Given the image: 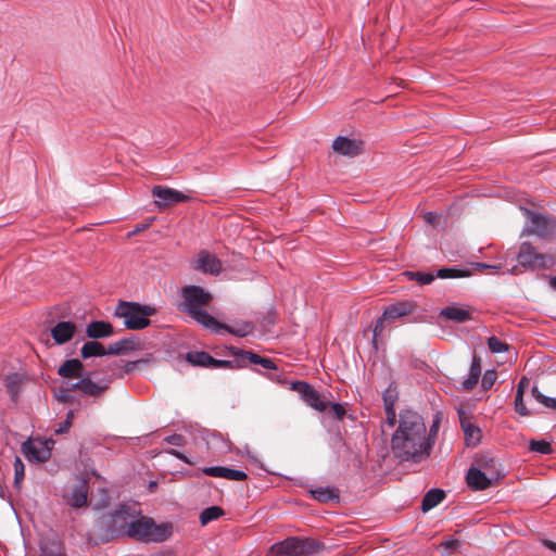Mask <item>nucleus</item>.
<instances>
[{
	"label": "nucleus",
	"mask_w": 556,
	"mask_h": 556,
	"mask_svg": "<svg viewBox=\"0 0 556 556\" xmlns=\"http://www.w3.org/2000/svg\"><path fill=\"white\" fill-rule=\"evenodd\" d=\"M155 308L132 301H121L114 315L124 319V326L129 330H142L150 326V316L155 314Z\"/></svg>",
	"instance_id": "39448f33"
},
{
	"label": "nucleus",
	"mask_w": 556,
	"mask_h": 556,
	"mask_svg": "<svg viewBox=\"0 0 556 556\" xmlns=\"http://www.w3.org/2000/svg\"><path fill=\"white\" fill-rule=\"evenodd\" d=\"M311 496L319 503H328L332 501H339V494L336 489L330 486H318L309 489Z\"/></svg>",
	"instance_id": "2f4dec72"
},
{
	"label": "nucleus",
	"mask_w": 556,
	"mask_h": 556,
	"mask_svg": "<svg viewBox=\"0 0 556 556\" xmlns=\"http://www.w3.org/2000/svg\"><path fill=\"white\" fill-rule=\"evenodd\" d=\"M463 545V542L454 536L446 538L440 544L448 554H462Z\"/></svg>",
	"instance_id": "79ce46f5"
},
{
	"label": "nucleus",
	"mask_w": 556,
	"mask_h": 556,
	"mask_svg": "<svg viewBox=\"0 0 556 556\" xmlns=\"http://www.w3.org/2000/svg\"><path fill=\"white\" fill-rule=\"evenodd\" d=\"M536 250L530 242H522L516 255L518 265L514 266L510 270L511 274L517 273V268L521 267L523 270L534 271Z\"/></svg>",
	"instance_id": "4468645a"
},
{
	"label": "nucleus",
	"mask_w": 556,
	"mask_h": 556,
	"mask_svg": "<svg viewBox=\"0 0 556 556\" xmlns=\"http://www.w3.org/2000/svg\"><path fill=\"white\" fill-rule=\"evenodd\" d=\"M222 329H224L225 331L232 336L244 338L253 333L254 326L250 321H242L240 324H236L235 326L222 324Z\"/></svg>",
	"instance_id": "72a5a7b5"
},
{
	"label": "nucleus",
	"mask_w": 556,
	"mask_h": 556,
	"mask_svg": "<svg viewBox=\"0 0 556 556\" xmlns=\"http://www.w3.org/2000/svg\"><path fill=\"white\" fill-rule=\"evenodd\" d=\"M384 321H387L386 318H383V315L379 317L375 324L374 331H372V346L375 350H378L377 345V338L381 334L383 328H384Z\"/></svg>",
	"instance_id": "603ef678"
},
{
	"label": "nucleus",
	"mask_w": 556,
	"mask_h": 556,
	"mask_svg": "<svg viewBox=\"0 0 556 556\" xmlns=\"http://www.w3.org/2000/svg\"><path fill=\"white\" fill-rule=\"evenodd\" d=\"M135 520L130 514V507L118 504L115 509L97 519L94 531L99 542L108 543L122 536L132 538L131 528L135 527Z\"/></svg>",
	"instance_id": "f03ea898"
},
{
	"label": "nucleus",
	"mask_w": 556,
	"mask_h": 556,
	"mask_svg": "<svg viewBox=\"0 0 556 556\" xmlns=\"http://www.w3.org/2000/svg\"><path fill=\"white\" fill-rule=\"evenodd\" d=\"M13 467H14L13 486L16 490H20L22 481H23V479L25 477V466H24V463H23V460H22V458L20 456H15L14 462H13Z\"/></svg>",
	"instance_id": "a19ab883"
},
{
	"label": "nucleus",
	"mask_w": 556,
	"mask_h": 556,
	"mask_svg": "<svg viewBox=\"0 0 556 556\" xmlns=\"http://www.w3.org/2000/svg\"><path fill=\"white\" fill-rule=\"evenodd\" d=\"M146 362L147 361L143 359V358L137 359V361H128L124 365V371L125 372H130L138 364L146 363Z\"/></svg>",
	"instance_id": "052dcab7"
},
{
	"label": "nucleus",
	"mask_w": 556,
	"mask_h": 556,
	"mask_svg": "<svg viewBox=\"0 0 556 556\" xmlns=\"http://www.w3.org/2000/svg\"><path fill=\"white\" fill-rule=\"evenodd\" d=\"M542 544L548 548L551 552L556 553V543L551 540H543Z\"/></svg>",
	"instance_id": "e2e57ef3"
},
{
	"label": "nucleus",
	"mask_w": 556,
	"mask_h": 556,
	"mask_svg": "<svg viewBox=\"0 0 556 556\" xmlns=\"http://www.w3.org/2000/svg\"><path fill=\"white\" fill-rule=\"evenodd\" d=\"M481 375V358L479 355L473 354L469 367L467 378L462 382V389L465 391L472 390L479 381Z\"/></svg>",
	"instance_id": "393cba45"
},
{
	"label": "nucleus",
	"mask_w": 556,
	"mask_h": 556,
	"mask_svg": "<svg viewBox=\"0 0 556 556\" xmlns=\"http://www.w3.org/2000/svg\"><path fill=\"white\" fill-rule=\"evenodd\" d=\"M114 334L113 326L109 321L94 320L87 325L86 336L90 339L98 340L109 338Z\"/></svg>",
	"instance_id": "412c9836"
},
{
	"label": "nucleus",
	"mask_w": 556,
	"mask_h": 556,
	"mask_svg": "<svg viewBox=\"0 0 556 556\" xmlns=\"http://www.w3.org/2000/svg\"><path fill=\"white\" fill-rule=\"evenodd\" d=\"M192 266L194 269L210 275H218L223 269L222 262L206 250L199 252Z\"/></svg>",
	"instance_id": "ddd939ff"
},
{
	"label": "nucleus",
	"mask_w": 556,
	"mask_h": 556,
	"mask_svg": "<svg viewBox=\"0 0 556 556\" xmlns=\"http://www.w3.org/2000/svg\"><path fill=\"white\" fill-rule=\"evenodd\" d=\"M151 192L155 199V205L160 208H164L177 203H184L190 199L189 195L182 193L179 190L163 186H154Z\"/></svg>",
	"instance_id": "1a4fd4ad"
},
{
	"label": "nucleus",
	"mask_w": 556,
	"mask_h": 556,
	"mask_svg": "<svg viewBox=\"0 0 556 556\" xmlns=\"http://www.w3.org/2000/svg\"><path fill=\"white\" fill-rule=\"evenodd\" d=\"M486 343H488V349L493 354L504 353V352H507L509 349V345L506 342L500 340L495 336L490 337L488 339Z\"/></svg>",
	"instance_id": "37998d69"
},
{
	"label": "nucleus",
	"mask_w": 556,
	"mask_h": 556,
	"mask_svg": "<svg viewBox=\"0 0 556 556\" xmlns=\"http://www.w3.org/2000/svg\"><path fill=\"white\" fill-rule=\"evenodd\" d=\"M445 498V492L442 489L432 488L426 492L421 502V511L427 513L438 506Z\"/></svg>",
	"instance_id": "cd10ccee"
},
{
	"label": "nucleus",
	"mask_w": 556,
	"mask_h": 556,
	"mask_svg": "<svg viewBox=\"0 0 556 556\" xmlns=\"http://www.w3.org/2000/svg\"><path fill=\"white\" fill-rule=\"evenodd\" d=\"M148 226H149V224L137 225V226L135 227V229L131 231V233H137V232H139V231H142V230L147 229V228H148Z\"/></svg>",
	"instance_id": "69168bd1"
},
{
	"label": "nucleus",
	"mask_w": 556,
	"mask_h": 556,
	"mask_svg": "<svg viewBox=\"0 0 556 556\" xmlns=\"http://www.w3.org/2000/svg\"><path fill=\"white\" fill-rule=\"evenodd\" d=\"M529 450L531 452H535L538 454H541V455H549L553 453V447H552V444L542 439V440H531L529 442Z\"/></svg>",
	"instance_id": "ea45409f"
},
{
	"label": "nucleus",
	"mask_w": 556,
	"mask_h": 556,
	"mask_svg": "<svg viewBox=\"0 0 556 556\" xmlns=\"http://www.w3.org/2000/svg\"><path fill=\"white\" fill-rule=\"evenodd\" d=\"M439 430V419H435L433 424L431 425L430 429L427 430V434L429 435V439L434 442V438L437 437Z\"/></svg>",
	"instance_id": "bf43d9fd"
},
{
	"label": "nucleus",
	"mask_w": 556,
	"mask_h": 556,
	"mask_svg": "<svg viewBox=\"0 0 556 556\" xmlns=\"http://www.w3.org/2000/svg\"><path fill=\"white\" fill-rule=\"evenodd\" d=\"M193 320L203 327L211 329L215 332H219L222 329V323H219L214 316L204 311V308L199 309L192 314H189Z\"/></svg>",
	"instance_id": "c85d7f7f"
},
{
	"label": "nucleus",
	"mask_w": 556,
	"mask_h": 556,
	"mask_svg": "<svg viewBox=\"0 0 556 556\" xmlns=\"http://www.w3.org/2000/svg\"><path fill=\"white\" fill-rule=\"evenodd\" d=\"M86 374L84 364L78 358L65 361L58 369V375L63 378H81Z\"/></svg>",
	"instance_id": "4be33fe9"
},
{
	"label": "nucleus",
	"mask_w": 556,
	"mask_h": 556,
	"mask_svg": "<svg viewBox=\"0 0 556 556\" xmlns=\"http://www.w3.org/2000/svg\"><path fill=\"white\" fill-rule=\"evenodd\" d=\"M363 148L364 142L362 140L345 136H338L332 141L333 151L344 156L354 157L363 151Z\"/></svg>",
	"instance_id": "f8f14e48"
},
{
	"label": "nucleus",
	"mask_w": 556,
	"mask_h": 556,
	"mask_svg": "<svg viewBox=\"0 0 556 556\" xmlns=\"http://www.w3.org/2000/svg\"><path fill=\"white\" fill-rule=\"evenodd\" d=\"M403 275L406 276L408 280L416 281L420 286L430 285L435 279V273L433 274V273H427V271H420V270H417V271L407 270V271H404Z\"/></svg>",
	"instance_id": "c9c22d12"
},
{
	"label": "nucleus",
	"mask_w": 556,
	"mask_h": 556,
	"mask_svg": "<svg viewBox=\"0 0 556 556\" xmlns=\"http://www.w3.org/2000/svg\"><path fill=\"white\" fill-rule=\"evenodd\" d=\"M22 451L28 460L45 463L51 457V450L48 442H41L39 446L35 445L29 439L23 442Z\"/></svg>",
	"instance_id": "dca6fc26"
},
{
	"label": "nucleus",
	"mask_w": 556,
	"mask_h": 556,
	"mask_svg": "<svg viewBox=\"0 0 556 556\" xmlns=\"http://www.w3.org/2000/svg\"><path fill=\"white\" fill-rule=\"evenodd\" d=\"M223 514L224 510L219 506L206 507L200 514V522L202 526H206L211 521L218 519Z\"/></svg>",
	"instance_id": "e433bc0d"
},
{
	"label": "nucleus",
	"mask_w": 556,
	"mask_h": 556,
	"mask_svg": "<svg viewBox=\"0 0 556 556\" xmlns=\"http://www.w3.org/2000/svg\"><path fill=\"white\" fill-rule=\"evenodd\" d=\"M432 446L421 415L413 409L401 410L399 426L391 438L394 458L399 463H420L430 455Z\"/></svg>",
	"instance_id": "f257e3e1"
},
{
	"label": "nucleus",
	"mask_w": 556,
	"mask_h": 556,
	"mask_svg": "<svg viewBox=\"0 0 556 556\" xmlns=\"http://www.w3.org/2000/svg\"><path fill=\"white\" fill-rule=\"evenodd\" d=\"M73 419H74V412L72 409H70L66 414V418L65 420H68L70 421V425L72 426L73 424Z\"/></svg>",
	"instance_id": "338daca9"
},
{
	"label": "nucleus",
	"mask_w": 556,
	"mask_h": 556,
	"mask_svg": "<svg viewBox=\"0 0 556 556\" xmlns=\"http://www.w3.org/2000/svg\"><path fill=\"white\" fill-rule=\"evenodd\" d=\"M531 395L533 399L542 404L543 406L552 409H556V397L547 396L543 394L536 386H533L531 389Z\"/></svg>",
	"instance_id": "58836bf2"
},
{
	"label": "nucleus",
	"mask_w": 556,
	"mask_h": 556,
	"mask_svg": "<svg viewBox=\"0 0 556 556\" xmlns=\"http://www.w3.org/2000/svg\"><path fill=\"white\" fill-rule=\"evenodd\" d=\"M247 354V361L254 365H260L264 369L273 370V372L266 374V377L271 380L276 381L278 383H285V378L278 374V367L277 365L268 357L261 356L260 354L255 352L245 353Z\"/></svg>",
	"instance_id": "6ab92c4d"
},
{
	"label": "nucleus",
	"mask_w": 556,
	"mask_h": 556,
	"mask_svg": "<svg viewBox=\"0 0 556 556\" xmlns=\"http://www.w3.org/2000/svg\"><path fill=\"white\" fill-rule=\"evenodd\" d=\"M53 397L56 402L62 404H68L73 403L75 400V396L67 392L64 388H60L58 391H54Z\"/></svg>",
	"instance_id": "09e8293b"
},
{
	"label": "nucleus",
	"mask_w": 556,
	"mask_h": 556,
	"mask_svg": "<svg viewBox=\"0 0 556 556\" xmlns=\"http://www.w3.org/2000/svg\"><path fill=\"white\" fill-rule=\"evenodd\" d=\"M66 503L73 508H80L87 504L88 501V482L86 479H79L71 492L64 495Z\"/></svg>",
	"instance_id": "a211bd4d"
},
{
	"label": "nucleus",
	"mask_w": 556,
	"mask_h": 556,
	"mask_svg": "<svg viewBox=\"0 0 556 556\" xmlns=\"http://www.w3.org/2000/svg\"><path fill=\"white\" fill-rule=\"evenodd\" d=\"M227 351L229 354H231L232 356H236L238 357L236 361H240L244 366H245V362L247 361V354L245 353H251L252 351L251 350H243V349H240V348H237V346H226Z\"/></svg>",
	"instance_id": "8fccbe9b"
},
{
	"label": "nucleus",
	"mask_w": 556,
	"mask_h": 556,
	"mask_svg": "<svg viewBox=\"0 0 556 556\" xmlns=\"http://www.w3.org/2000/svg\"><path fill=\"white\" fill-rule=\"evenodd\" d=\"M244 365L240 361H229V359H217L213 357V362L211 363V368H231L238 369L243 368Z\"/></svg>",
	"instance_id": "c03bdc74"
},
{
	"label": "nucleus",
	"mask_w": 556,
	"mask_h": 556,
	"mask_svg": "<svg viewBox=\"0 0 556 556\" xmlns=\"http://www.w3.org/2000/svg\"><path fill=\"white\" fill-rule=\"evenodd\" d=\"M206 476L215 478H224L232 481H244L248 479L245 471L224 466H210L203 469Z\"/></svg>",
	"instance_id": "aec40b11"
},
{
	"label": "nucleus",
	"mask_w": 556,
	"mask_h": 556,
	"mask_svg": "<svg viewBox=\"0 0 556 556\" xmlns=\"http://www.w3.org/2000/svg\"><path fill=\"white\" fill-rule=\"evenodd\" d=\"M529 386L530 379L526 376H522L517 384L516 393L525 394V391L529 388Z\"/></svg>",
	"instance_id": "5fc2aeb1"
},
{
	"label": "nucleus",
	"mask_w": 556,
	"mask_h": 556,
	"mask_svg": "<svg viewBox=\"0 0 556 556\" xmlns=\"http://www.w3.org/2000/svg\"><path fill=\"white\" fill-rule=\"evenodd\" d=\"M497 378V372L494 369L486 370L481 379V387L483 390H490Z\"/></svg>",
	"instance_id": "de8ad7c7"
},
{
	"label": "nucleus",
	"mask_w": 556,
	"mask_h": 556,
	"mask_svg": "<svg viewBox=\"0 0 556 556\" xmlns=\"http://www.w3.org/2000/svg\"><path fill=\"white\" fill-rule=\"evenodd\" d=\"M475 266L479 269H488V268H498L497 266L489 265L485 263H476Z\"/></svg>",
	"instance_id": "0e129e2a"
},
{
	"label": "nucleus",
	"mask_w": 556,
	"mask_h": 556,
	"mask_svg": "<svg viewBox=\"0 0 556 556\" xmlns=\"http://www.w3.org/2000/svg\"><path fill=\"white\" fill-rule=\"evenodd\" d=\"M269 552L274 556H313L319 553H328L324 542L305 536H289L273 544Z\"/></svg>",
	"instance_id": "7ed1b4c3"
},
{
	"label": "nucleus",
	"mask_w": 556,
	"mask_h": 556,
	"mask_svg": "<svg viewBox=\"0 0 556 556\" xmlns=\"http://www.w3.org/2000/svg\"><path fill=\"white\" fill-rule=\"evenodd\" d=\"M80 392L86 396H100L106 389L108 383H98L93 381L87 374L80 378Z\"/></svg>",
	"instance_id": "bb28decb"
},
{
	"label": "nucleus",
	"mask_w": 556,
	"mask_h": 556,
	"mask_svg": "<svg viewBox=\"0 0 556 556\" xmlns=\"http://www.w3.org/2000/svg\"><path fill=\"white\" fill-rule=\"evenodd\" d=\"M467 485L473 491H483L489 489L495 481L488 477V473L481 468L472 465L466 475Z\"/></svg>",
	"instance_id": "2eb2a0df"
},
{
	"label": "nucleus",
	"mask_w": 556,
	"mask_h": 556,
	"mask_svg": "<svg viewBox=\"0 0 556 556\" xmlns=\"http://www.w3.org/2000/svg\"><path fill=\"white\" fill-rule=\"evenodd\" d=\"M137 344L138 339L135 336L122 338L121 340L109 344L108 353L109 355H124L136 350Z\"/></svg>",
	"instance_id": "a878e982"
},
{
	"label": "nucleus",
	"mask_w": 556,
	"mask_h": 556,
	"mask_svg": "<svg viewBox=\"0 0 556 556\" xmlns=\"http://www.w3.org/2000/svg\"><path fill=\"white\" fill-rule=\"evenodd\" d=\"M168 454L175 456L176 458L182 460L184 463L186 464H190V462L188 460V458L186 457V455L184 453H181L180 451L178 450H175V448H169L166 451Z\"/></svg>",
	"instance_id": "680f3d73"
},
{
	"label": "nucleus",
	"mask_w": 556,
	"mask_h": 556,
	"mask_svg": "<svg viewBox=\"0 0 556 556\" xmlns=\"http://www.w3.org/2000/svg\"><path fill=\"white\" fill-rule=\"evenodd\" d=\"M182 301L178 305L180 312L192 314L206 307L213 300V294L204 288L195 285H188L180 289Z\"/></svg>",
	"instance_id": "423d86ee"
},
{
	"label": "nucleus",
	"mask_w": 556,
	"mask_h": 556,
	"mask_svg": "<svg viewBox=\"0 0 556 556\" xmlns=\"http://www.w3.org/2000/svg\"><path fill=\"white\" fill-rule=\"evenodd\" d=\"M186 358L191 365L203 368H211L213 362V356L205 351L188 352Z\"/></svg>",
	"instance_id": "473e14b6"
},
{
	"label": "nucleus",
	"mask_w": 556,
	"mask_h": 556,
	"mask_svg": "<svg viewBox=\"0 0 556 556\" xmlns=\"http://www.w3.org/2000/svg\"><path fill=\"white\" fill-rule=\"evenodd\" d=\"M514 408L517 414L520 416H531L532 412L527 408L523 402V394L516 393L515 402H514Z\"/></svg>",
	"instance_id": "49530a36"
},
{
	"label": "nucleus",
	"mask_w": 556,
	"mask_h": 556,
	"mask_svg": "<svg viewBox=\"0 0 556 556\" xmlns=\"http://www.w3.org/2000/svg\"><path fill=\"white\" fill-rule=\"evenodd\" d=\"M556 264L554 256L546 253L536 252L534 270L551 269Z\"/></svg>",
	"instance_id": "4c0bfd02"
},
{
	"label": "nucleus",
	"mask_w": 556,
	"mask_h": 556,
	"mask_svg": "<svg viewBox=\"0 0 556 556\" xmlns=\"http://www.w3.org/2000/svg\"><path fill=\"white\" fill-rule=\"evenodd\" d=\"M72 426L70 425L68 420H64L58 425V427L54 429V434L60 435L66 433Z\"/></svg>",
	"instance_id": "6e6d98bb"
},
{
	"label": "nucleus",
	"mask_w": 556,
	"mask_h": 556,
	"mask_svg": "<svg viewBox=\"0 0 556 556\" xmlns=\"http://www.w3.org/2000/svg\"><path fill=\"white\" fill-rule=\"evenodd\" d=\"M62 388H64L67 392L72 394L75 390H81L80 379L76 382L70 383L66 381H62Z\"/></svg>",
	"instance_id": "4d7b16f0"
},
{
	"label": "nucleus",
	"mask_w": 556,
	"mask_h": 556,
	"mask_svg": "<svg viewBox=\"0 0 556 556\" xmlns=\"http://www.w3.org/2000/svg\"><path fill=\"white\" fill-rule=\"evenodd\" d=\"M290 390L296 391L301 399L317 412H325L328 407L329 402L321 396L314 386L306 381H293L290 386Z\"/></svg>",
	"instance_id": "6e6552de"
},
{
	"label": "nucleus",
	"mask_w": 556,
	"mask_h": 556,
	"mask_svg": "<svg viewBox=\"0 0 556 556\" xmlns=\"http://www.w3.org/2000/svg\"><path fill=\"white\" fill-rule=\"evenodd\" d=\"M22 379L18 374H9L4 379V384L10 399L13 402H17L18 394L21 391Z\"/></svg>",
	"instance_id": "f704fd0d"
},
{
	"label": "nucleus",
	"mask_w": 556,
	"mask_h": 556,
	"mask_svg": "<svg viewBox=\"0 0 556 556\" xmlns=\"http://www.w3.org/2000/svg\"><path fill=\"white\" fill-rule=\"evenodd\" d=\"M80 355L84 359H88L90 357H101L109 355L108 349L103 346L102 343L97 340L87 341L80 349Z\"/></svg>",
	"instance_id": "7c9ffc66"
},
{
	"label": "nucleus",
	"mask_w": 556,
	"mask_h": 556,
	"mask_svg": "<svg viewBox=\"0 0 556 556\" xmlns=\"http://www.w3.org/2000/svg\"><path fill=\"white\" fill-rule=\"evenodd\" d=\"M470 275L471 269L460 265L441 267L435 271V278L440 279L465 278L469 277Z\"/></svg>",
	"instance_id": "c756f323"
},
{
	"label": "nucleus",
	"mask_w": 556,
	"mask_h": 556,
	"mask_svg": "<svg viewBox=\"0 0 556 556\" xmlns=\"http://www.w3.org/2000/svg\"><path fill=\"white\" fill-rule=\"evenodd\" d=\"M330 416L336 418L337 420H342L346 415V409L344 404L342 403H333L331 404L330 410L328 413Z\"/></svg>",
	"instance_id": "3c124183"
},
{
	"label": "nucleus",
	"mask_w": 556,
	"mask_h": 556,
	"mask_svg": "<svg viewBox=\"0 0 556 556\" xmlns=\"http://www.w3.org/2000/svg\"><path fill=\"white\" fill-rule=\"evenodd\" d=\"M382 400H383V406L387 407H394L395 402L397 400V392L395 388H392L391 386L387 388L382 392Z\"/></svg>",
	"instance_id": "a18cd8bd"
},
{
	"label": "nucleus",
	"mask_w": 556,
	"mask_h": 556,
	"mask_svg": "<svg viewBox=\"0 0 556 556\" xmlns=\"http://www.w3.org/2000/svg\"><path fill=\"white\" fill-rule=\"evenodd\" d=\"M548 282H549V286H551L553 289H556V276H549V277H548Z\"/></svg>",
	"instance_id": "774afa93"
},
{
	"label": "nucleus",
	"mask_w": 556,
	"mask_h": 556,
	"mask_svg": "<svg viewBox=\"0 0 556 556\" xmlns=\"http://www.w3.org/2000/svg\"><path fill=\"white\" fill-rule=\"evenodd\" d=\"M440 316L454 323H466L472 319L471 313L460 305H448L440 311Z\"/></svg>",
	"instance_id": "b1692460"
},
{
	"label": "nucleus",
	"mask_w": 556,
	"mask_h": 556,
	"mask_svg": "<svg viewBox=\"0 0 556 556\" xmlns=\"http://www.w3.org/2000/svg\"><path fill=\"white\" fill-rule=\"evenodd\" d=\"M387 421L390 426H393L396 420V414L394 407H387L384 408Z\"/></svg>",
	"instance_id": "13d9d810"
},
{
	"label": "nucleus",
	"mask_w": 556,
	"mask_h": 556,
	"mask_svg": "<svg viewBox=\"0 0 556 556\" xmlns=\"http://www.w3.org/2000/svg\"><path fill=\"white\" fill-rule=\"evenodd\" d=\"M77 330V326L74 321L63 320L58 321L50 330L51 337L55 344L62 345L70 342Z\"/></svg>",
	"instance_id": "f3484780"
},
{
	"label": "nucleus",
	"mask_w": 556,
	"mask_h": 556,
	"mask_svg": "<svg viewBox=\"0 0 556 556\" xmlns=\"http://www.w3.org/2000/svg\"><path fill=\"white\" fill-rule=\"evenodd\" d=\"M477 468H481L488 477L492 478L494 481H500L505 477L504 468L501 462L492 456L490 453H481L475 458V464Z\"/></svg>",
	"instance_id": "9d476101"
},
{
	"label": "nucleus",
	"mask_w": 556,
	"mask_h": 556,
	"mask_svg": "<svg viewBox=\"0 0 556 556\" xmlns=\"http://www.w3.org/2000/svg\"><path fill=\"white\" fill-rule=\"evenodd\" d=\"M132 538L138 542L162 543L168 540L174 532V526L169 521L156 523L153 518L141 516L135 520V527L131 528Z\"/></svg>",
	"instance_id": "20e7f679"
},
{
	"label": "nucleus",
	"mask_w": 556,
	"mask_h": 556,
	"mask_svg": "<svg viewBox=\"0 0 556 556\" xmlns=\"http://www.w3.org/2000/svg\"><path fill=\"white\" fill-rule=\"evenodd\" d=\"M459 424L465 434L466 444L468 446H477L480 444L482 438L481 429L462 415H459Z\"/></svg>",
	"instance_id": "5701e85b"
},
{
	"label": "nucleus",
	"mask_w": 556,
	"mask_h": 556,
	"mask_svg": "<svg viewBox=\"0 0 556 556\" xmlns=\"http://www.w3.org/2000/svg\"><path fill=\"white\" fill-rule=\"evenodd\" d=\"M526 217L532 225L522 229L521 236L534 235L540 239H548L556 233V216H546L541 213H534L527 207H521Z\"/></svg>",
	"instance_id": "0eeeda50"
},
{
	"label": "nucleus",
	"mask_w": 556,
	"mask_h": 556,
	"mask_svg": "<svg viewBox=\"0 0 556 556\" xmlns=\"http://www.w3.org/2000/svg\"><path fill=\"white\" fill-rule=\"evenodd\" d=\"M416 307L417 304L414 301L399 300L386 306L382 315L383 318L387 319V323H393L397 319L408 316L414 312Z\"/></svg>",
	"instance_id": "9b49d317"
},
{
	"label": "nucleus",
	"mask_w": 556,
	"mask_h": 556,
	"mask_svg": "<svg viewBox=\"0 0 556 556\" xmlns=\"http://www.w3.org/2000/svg\"><path fill=\"white\" fill-rule=\"evenodd\" d=\"M164 441L174 446H182L186 443V438L179 433L167 435Z\"/></svg>",
	"instance_id": "864d4df0"
}]
</instances>
